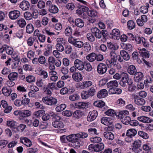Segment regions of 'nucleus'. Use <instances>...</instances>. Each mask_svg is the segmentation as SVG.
Here are the masks:
<instances>
[{"mask_svg":"<svg viewBox=\"0 0 153 153\" xmlns=\"http://www.w3.org/2000/svg\"><path fill=\"white\" fill-rule=\"evenodd\" d=\"M137 133V131L133 128L128 130L126 133V135L129 137L131 138L134 137Z\"/></svg>","mask_w":153,"mask_h":153,"instance_id":"a878e982","label":"nucleus"},{"mask_svg":"<svg viewBox=\"0 0 153 153\" xmlns=\"http://www.w3.org/2000/svg\"><path fill=\"white\" fill-rule=\"evenodd\" d=\"M95 152H98L103 150L104 148V145L102 143L95 145Z\"/></svg>","mask_w":153,"mask_h":153,"instance_id":"473e14b6","label":"nucleus"},{"mask_svg":"<svg viewBox=\"0 0 153 153\" xmlns=\"http://www.w3.org/2000/svg\"><path fill=\"white\" fill-rule=\"evenodd\" d=\"M141 144L142 142L140 140L138 139L135 140L132 144V151L136 153L141 152L142 151L141 147Z\"/></svg>","mask_w":153,"mask_h":153,"instance_id":"f03ea898","label":"nucleus"},{"mask_svg":"<svg viewBox=\"0 0 153 153\" xmlns=\"http://www.w3.org/2000/svg\"><path fill=\"white\" fill-rule=\"evenodd\" d=\"M131 120V118L129 116H126L122 120V122L123 124L128 125L130 123Z\"/></svg>","mask_w":153,"mask_h":153,"instance_id":"774afa93","label":"nucleus"},{"mask_svg":"<svg viewBox=\"0 0 153 153\" xmlns=\"http://www.w3.org/2000/svg\"><path fill=\"white\" fill-rule=\"evenodd\" d=\"M83 49L86 52H89L91 49V47L90 44L88 42H86L84 44Z\"/></svg>","mask_w":153,"mask_h":153,"instance_id":"5fc2aeb1","label":"nucleus"},{"mask_svg":"<svg viewBox=\"0 0 153 153\" xmlns=\"http://www.w3.org/2000/svg\"><path fill=\"white\" fill-rule=\"evenodd\" d=\"M18 74L16 72L10 73L8 76V78L9 80L15 81L17 80L18 78Z\"/></svg>","mask_w":153,"mask_h":153,"instance_id":"393cba45","label":"nucleus"},{"mask_svg":"<svg viewBox=\"0 0 153 153\" xmlns=\"http://www.w3.org/2000/svg\"><path fill=\"white\" fill-rule=\"evenodd\" d=\"M45 4L43 0H39L37 3V6L38 8L42 9L45 7Z\"/></svg>","mask_w":153,"mask_h":153,"instance_id":"680f3d73","label":"nucleus"},{"mask_svg":"<svg viewBox=\"0 0 153 153\" xmlns=\"http://www.w3.org/2000/svg\"><path fill=\"white\" fill-rule=\"evenodd\" d=\"M91 32L96 38L100 39L101 38V31L96 27H93L91 30Z\"/></svg>","mask_w":153,"mask_h":153,"instance_id":"1a4fd4ad","label":"nucleus"},{"mask_svg":"<svg viewBox=\"0 0 153 153\" xmlns=\"http://www.w3.org/2000/svg\"><path fill=\"white\" fill-rule=\"evenodd\" d=\"M107 46L108 49L111 51H115L119 48V46L116 44L111 42H107Z\"/></svg>","mask_w":153,"mask_h":153,"instance_id":"a211bd4d","label":"nucleus"},{"mask_svg":"<svg viewBox=\"0 0 153 153\" xmlns=\"http://www.w3.org/2000/svg\"><path fill=\"white\" fill-rule=\"evenodd\" d=\"M128 91L130 92H132L136 88L135 85L132 82H130L128 83Z\"/></svg>","mask_w":153,"mask_h":153,"instance_id":"052dcab7","label":"nucleus"},{"mask_svg":"<svg viewBox=\"0 0 153 153\" xmlns=\"http://www.w3.org/2000/svg\"><path fill=\"white\" fill-rule=\"evenodd\" d=\"M137 69L133 65H130L128 69V72L131 75H134L137 72Z\"/></svg>","mask_w":153,"mask_h":153,"instance_id":"c85d7f7f","label":"nucleus"},{"mask_svg":"<svg viewBox=\"0 0 153 153\" xmlns=\"http://www.w3.org/2000/svg\"><path fill=\"white\" fill-rule=\"evenodd\" d=\"M137 119L139 121L144 123H149L152 122L153 120L146 116H140L137 117Z\"/></svg>","mask_w":153,"mask_h":153,"instance_id":"f3484780","label":"nucleus"},{"mask_svg":"<svg viewBox=\"0 0 153 153\" xmlns=\"http://www.w3.org/2000/svg\"><path fill=\"white\" fill-rule=\"evenodd\" d=\"M86 59L90 62H93L96 59V54L94 53H91L86 56Z\"/></svg>","mask_w":153,"mask_h":153,"instance_id":"c9c22d12","label":"nucleus"},{"mask_svg":"<svg viewBox=\"0 0 153 153\" xmlns=\"http://www.w3.org/2000/svg\"><path fill=\"white\" fill-rule=\"evenodd\" d=\"M72 28L70 26H68L65 29L64 33L66 36H70L72 34Z\"/></svg>","mask_w":153,"mask_h":153,"instance_id":"79ce46f5","label":"nucleus"},{"mask_svg":"<svg viewBox=\"0 0 153 153\" xmlns=\"http://www.w3.org/2000/svg\"><path fill=\"white\" fill-rule=\"evenodd\" d=\"M86 37L91 42L94 41L95 40V37L92 33H88L86 35Z\"/></svg>","mask_w":153,"mask_h":153,"instance_id":"13d9d810","label":"nucleus"},{"mask_svg":"<svg viewBox=\"0 0 153 153\" xmlns=\"http://www.w3.org/2000/svg\"><path fill=\"white\" fill-rule=\"evenodd\" d=\"M52 125L55 128H62L64 126L63 123L60 121H54L53 122Z\"/></svg>","mask_w":153,"mask_h":153,"instance_id":"6ab92c4d","label":"nucleus"},{"mask_svg":"<svg viewBox=\"0 0 153 153\" xmlns=\"http://www.w3.org/2000/svg\"><path fill=\"white\" fill-rule=\"evenodd\" d=\"M72 77L74 80L77 82L81 81L83 79L82 74L79 73H75L73 74Z\"/></svg>","mask_w":153,"mask_h":153,"instance_id":"f8f14e48","label":"nucleus"},{"mask_svg":"<svg viewBox=\"0 0 153 153\" xmlns=\"http://www.w3.org/2000/svg\"><path fill=\"white\" fill-rule=\"evenodd\" d=\"M74 65L76 69L80 71L82 70L84 68L83 62L78 59H76L74 62Z\"/></svg>","mask_w":153,"mask_h":153,"instance_id":"6e6552de","label":"nucleus"},{"mask_svg":"<svg viewBox=\"0 0 153 153\" xmlns=\"http://www.w3.org/2000/svg\"><path fill=\"white\" fill-rule=\"evenodd\" d=\"M120 54L124 60L127 61L130 59V56L127 52L125 51H121L120 52Z\"/></svg>","mask_w":153,"mask_h":153,"instance_id":"f704fd0d","label":"nucleus"},{"mask_svg":"<svg viewBox=\"0 0 153 153\" xmlns=\"http://www.w3.org/2000/svg\"><path fill=\"white\" fill-rule=\"evenodd\" d=\"M104 137L107 139L112 140L114 138V134L111 132L105 131L103 133Z\"/></svg>","mask_w":153,"mask_h":153,"instance_id":"5701e85b","label":"nucleus"},{"mask_svg":"<svg viewBox=\"0 0 153 153\" xmlns=\"http://www.w3.org/2000/svg\"><path fill=\"white\" fill-rule=\"evenodd\" d=\"M43 102L45 104L50 106L56 105L58 101L57 99L52 97H45L42 98Z\"/></svg>","mask_w":153,"mask_h":153,"instance_id":"f257e3e1","label":"nucleus"},{"mask_svg":"<svg viewBox=\"0 0 153 153\" xmlns=\"http://www.w3.org/2000/svg\"><path fill=\"white\" fill-rule=\"evenodd\" d=\"M127 26L129 29L132 30L135 27V24L133 21L129 20L127 22Z\"/></svg>","mask_w":153,"mask_h":153,"instance_id":"4d7b16f0","label":"nucleus"},{"mask_svg":"<svg viewBox=\"0 0 153 153\" xmlns=\"http://www.w3.org/2000/svg\"><path fill=\"white\" fill-rule=\"evenodd\" d=\"M94 105L96 107L102 108L105 106V103L102 101H97L94 102Z\"/></svg>","mask_w":153,"mask_h":153,"instance_id":"09e8293b","label":"nucleus"},{"mask_svg":"<svg viewBox=\"0 0 153 153\" xmlns=\"http://www.w3.org/2000/svg\"><path fill=\"white\" fill-rule=\"evenodd\" d=\"M90 140L92 143H98L101 141L102 139L99 137H95L90 138Z\"/></svg>","mask_w":153,"mask_h":153,"instance_id":"e2e57ef3","label":"nucleus"},{"mask_svg":"<svg viewBox=\"0 0 153 153\" xmlns=\"http://www.w3.org/2000/svg\"><path fill=\"white\" fill-rule=\"evenodd\" d=\"M111 35H112V37L113 39H118L120 35L119 30L117 29H113Z\"/></svg>","mask_w":153,"mask_h":153,"instance_id":"aec40b11","label":"nucleus"},{"mask_svg":"<svg viewBox=\"0 0 153 153\" xmlns=\"http://www.w3.org/2000/svg\"><path fill=\"white\" fill-rule=\"evenodd\" d=\"M134 102L136 104L139 105H143L146 102L144 99L137 95L134 97Z\"/></svg>","mask_w":153,"mask_h":153,"instance_id":"9d476101","label":"nucleus"},{"mask_svg":"<svg viewBox=\"0 0 153 153\" xmlns=\"http://www.w3.org/2000/svg\"><path fill=\"white\" fill-rule=\"evenodd\" d=\"M96 89L97 88L96 87L93 85L90 88L88 92L89 94L92 97L95 94Z\"/></svg>","mask_w":153,"mask_h":153,"instance_id":"603ef678","label":"nucleus"},{"mask_svg":"<svg viewBox=\"0 0 153 153\" xmlns=\"http://www.w3.org/2000/svg\"><path fill=\"white\" fill-rule=\"evenodd\" d=\"M134 75V80L136 82H138L139 81L141 80L143 77V74L140 72H137Z\"/></svg>","mask_w":153,"mask_h":153,"instance_id":"b1692460","label":"nucleus"},{"mask_svg":"<svg viewBox=\"0 0 153 153\" xmlns=\"http://www.w3.org/2000/svg\"><path fill=\"white\" fill-rule=\"evenodd\" d=\"M31 112L27 110H22L21 113V117H27L31 115Z\"/></svg>","mask_w":153,"mask_h":153,"instance_id":"4c0bfd02","label":"nucleus"},{"mask_svg":"<svg viewBox=\"0 0 153 153\" xmlns=\"http://www.w3.org/2000/svg\"><path fill=\"white\" fill-rule=\"evenodd\" d=\"M138 134L139 136L145 139H147L149 138V136L148 134L142 131H138Z\"/></svg>","mask_w":153,"mask_h":153,"instance_id":"864d4df0","label":"nucleus"},{"mask_svg":"<svg viewBox=\"0 0 153 153\" xmlns=\"http://www.w3.org/2000/svg\"><path fill=\"white\" fill-rule=\"evenodd\" d=\"M65 53L67 54H69L71 53L73 50L71 46L70 45H67L65 46L64 48Z\"/></svg>","mask_w":153,"mask_h":153,"instance_id":"6e6d98bb","label":"nucleus"},{"mask_svg":"<svg viewBox=\"0 0 153 153\" xmlns=\"http://www.w3.org/2000/svg\"><path fill=\"white\" fill-rule=\"evenodd\" d=\"M52 45L51 44H48L45 49V51L44 52V55L46 56H49L52 51Z\"/></svg>","mask_w":153,"mask_h":153,"instance_id":"cd10ccee","label":"nucleus"},{"mask_svg":"<svg viewBox=\"0 0 153 153\" xmlns=\"http://www.w3.org/2000/svg\"><path fill=\"white\" fill-rule=\"evenodd\" d=\"M108 95V91L105 89H102L100 91L97 93V97L99 98L106 97Z\"/></svg>","mask_w":153,"mask_h":153,"instance_id":"dca6fc26","label":"nucleus"},{"mask_svg":"<svg viewBox=\"0 0 153 153\" xmlns=\"http://www.w3.org/2000/svg\"><path fill=\"white\" fill-rule=\"evenodd\" d=\"M121 80H123L124 82H125L128 83L129 82H128L129 80V77L128 74L124 72L122 73L121 74Z\"/></svg>","mask_w":153,"mask_h":153,"instance_id":"a18cd8bd","label":"nucleus"},{"mask_svg":"<svg viewBox=\"0 0 153 153\" xmlns=\"http://www.w3.org/2000/svg\"><path fill=\"white\" fill-rule=\"evenodd\" d=\"M6 52L9 55H12L13 53V49L11 47L6 45Z\"/></svg>","mask_w":153,"mask_h":153,"instance_id":"bf43d9fd","label":"nucleus"},{"mask_svg":"<svg viewBox=\"0 0 153 153\" xmlns=\"http://www.w3.org/2000/svg\"><path fill=\"white\" fill-rule=\"evenodd\" d=\"M91 97L88 91H84L81 93V97L83 99H86Z\"/></svg>","mask_w":153,"mask_h":153,"instance_id":"338daca9","label":"nucleus"},{"mask_svg":"<svg viewBox=\"0 0 153 153\" xmlns=\"http://www.w3.org/2000/svg\"><path fill=\"white\" fill-rule=\"evenodd\" d=\"M30 100L29 99L27 98H22V104L25 106L28 105L30 107H32L33 105L31 106L30 105L31 104H29Z\"/></svg>","mask_w":153,"mask_h":153,"instance_id":"de8ad7c7","label":"nucleus"},{"mask_svg":"<svg viewBox=\"0 0 153 153\" xmlns=\"http://www.w3.org/2000/svg\"><path fill=\"white\" fill-rule=\"evenodd\" d=\"M101 123L106 126L111 125L112 123V120L110 117H103L101 119Z\"/></svg>","mask_w":153,"mask_h":153,"instance_id":"4468645a","label":"nucleus"},{"mask_svg":"<svg viewBox=\"0 0 153 153\" xmlns=\"http://www.w3.org/2000/svg\"><path fill=\"white\" fill-rule=\"evenodd\" d=\"M148 3L146 4V6H142L140 8V11L143 13H146L148 12V8H149Z\"/></svg>","mask_w":153,"mask_h":153,"instance_id":"c03bdc74","label":"nucleus"},{"mask_svg":"<svg viewBox=\"0 0 153 153\" xmlns=\"http://www.w3.org/2000/svg\"><path fill=\"white\" fill-rule=\"evenodd\" d=\"M105 114L106 115L110 116H113L115 115H116L115 111L112 109L108 110L105 112Z\"/></svg>","mask_w":153,"mask_h":153,"instance_id":"69168bd1","label":"nucleus"},{"mask_svg":"<svg viewBox=\"0 0 153 153\" xmlns=\"http://www.w3.org/2000/svg\"><path fill=\"white\" fill-rule=\"evenodd\" d=\"M118 83L117 80L111 81L107 84V86L108 88L110 89L114 88H116L118 86Z\"/></svg>","mask_w":153,"mask_h":153,"instance_id":"412c9836","label":"nucleus"},{"mask_svg":"<svg viewBox=\"0 0 153 153\" xmlns=\"http://www.w3.org/2000/svg\"><path fill=\"white\" fill-rule=\"evenodd\" d=\"M79 139H76L72 143L73 147L76 149L79 148L82 145V143L80 142L78 140Z\"/></svg>","mask_w":153,"mask_h":153,"instance_id":"37998d69","label":"nucleus"},{"mask_svg":"<svg viewBox=\"0 0 153 153\" xmlns=\"http://www.w3.org/2000/svg\"><path fill=\"white\" fill-rule=\"evenodd\" d=\"M17 24L21 28L24 27L26 25V23L25 20L23 18H21L17 20Z\"/></svg>","mask_w":153,"mask_h":153,"instance_id":"49530a36","label":"nucleus"},{"mask_svg":"<svg viewBox=\"0 0 153 153\" xmlns=\"http://www.w3.org/2000/svg\"><path fill=\"white\" fill-rule=\"evenodd\" d=\"M67 140L69 142L72 143L75 140L78 139L76 137V134H71L68 135L67 136Z\"/></svg>","mask_w":153,"mask_h":153,"instance_id":"7c9ffc66","label":"nucleus"},{"mask_svg":"<svg viewBox=\"0 0 153 153\" xmlns=\"http://www.w3.org/2000/svg\"><path fill=\"white\" fill-rule=\"evenodd\" d=\"M34 27L32 24L29 23L26 26V32L28 34H31L34 30Z\"/></svg>","mask_w":153,"mask_h":153,"instance_id":"e433bc0d","label":"nucleus"},{"mask_svg":"<svg viewBox=\"0 0 153 153\" xmlns=\"http://www.w3.org/2000/svg\"><path fill=\"white\" fill-rule=\"evenodd\" d=\"M50 115L52 117V119L54 121H59L61 119V117L55 113L51 112H50Z\"/></svg>","mask_w":153,"mask_h":153,"instance_id":"a19ab883","label":"nucleus"},{"mask_svg":"<svg viewBox=\"0 0 153 153\" xmlns=\"http://www.w3.org/2000/svg\"><path fill=\"white\" fill-rule=\"evenodd\" d=\"M66 107V105L65 104H62L56 107L55 110L57 112H59L64 110Z\"/></svg>","mask_w":153,"mask_h":153,"instance_id":"8fccbe9b","label":"nucleus"},{"mask_svg":"<svg viewBox=\"0 0 153 153\" xmlns=\"http://www.w3.org/2000/svg\"><path fill=\"white\" fill-rule=\"evenodd\" d=\"M44 81L42 79H39L37 80L36 82L37 85L39 87H41L43 89H45L46 87Z\"/></svg>","mask_w":153,"mask_h":153,"instance_id":"c756f323","label":"nucleus"},{"mask_svg":"<svg viewBox=\"0 0 153 153\" xmlns=\"http://www.w3.org/2000/svg\"><path fill=\"white\" fill-rule=\"evenodd\" d=\"M73 116L75 118L79 119L83 114V112L79 110L75 111L73 113Z\"/></svg>","mask_w":153,"mask_h":153,"instance_id":"58836bf2","label":"nucleus"},{"mask_svg":"<svg viewBox=\"0 0 153 153\" xmlns=\"http://www.w3.org/2000/svg\"><path fill=\"white\" fill-rule=\"evenodd\" d=\"M20 142L28 147H30L32 145V142L27 137H24L21 138Z\"/></svg>","mask_w":153,"mask_h":153,"instance_id":"2eb2a0df","label":"nucleus"},{"mask_svg":"<svg viewBox=\"0 0 153 153\" xmlns=\"http://www.w3.org/2000/svg\"><path fill=\"white\" fill-rule=\"evenodd\" d=\"M97 115L98 113L96 110H94L92 111H90L87 117V120L88 121H92L96 118Z\"/></svg>","mask_w":153,"mask_h":153,"instance_id":"423d86ee","label":"nucleus"},{"mask_svg":"<svg viewBox=\"0 0 153 153\" xmlns=\"http://www.w3.org/2000/svg\"><path fill=\"white\" fill-rule=\"evenodd\" d=\"M79 96L77 94H74L70 96L69 99L71 101H75L78 100L79 98Z\"/></svg>","mask_w":153,"mask_h":153,"instance_id":"0e129e2a","label":"nucleus"},{"mask_svg":"<svg viewBox=\"0 0 153 153\" xmlns=\"http://www.w3.org/2000/svg\"><path fill=\"white\" fill-rule=\"evenodd\" d=\"M19 6L22 10H27L30 7L29 3L27 1L24 0L20 3Z\"/></svg>","mask_w":153,"mask_h":153,"instance_id":"9b49d317","label":"nucleus"},{"mask_svg":"<svg viewBox=\"0 0 153 153\" xmlns=\"http://www.w3.org/2000/svg\"><path fill=\"white\" fill-rule=\"evenodd\" d=\"M109 56L111 58L110 63L115 66H116L117 64L118 55L117 54L115 51H111Z\"/></svg>","mask_w":153,"mask_h":153,"instance_id":"20e7f679","label":"nucleus"},{"mask_svg":"<svg viewBox=\"0 0 153 153\" xmlns=\"http://www.w3.org/2000/svg\"><path fill=\"white\" fill-rule=\"evenodd\" d=\"M76 134V137L78 139L85 138L88 136V134L85 132H80Z\"/></svg>","mask_w":153,"mask_h":153,"instance_id":"3c124183","label":"nucleus"},{"mask_svg":"<svg viewBox=\"0 0 153 153\" xmlns=\"http://www.w3.org/2000/svg\"><path fill=\"white\" fill-rule=\"evenodd\" d=\"M48 10L50 12L53 14L56 13L59 11L58 7L54 4L53 5L50 7L48 8Z\"/></svg>","mask_w":153,"mask_h":153,"instance_id":"72a5a7b5","label":"nucleus"},{"mask_svg":"<svg viewBox=\"0 0 153 153\" xmlns=\"http://www.w3.org/2000/svg\"><path fill=\"white\" fill-rule=\"evenodd\" d=\"M75 25L79 27H82L84 26V22L83 21L80 19H77L75 20Z\"/></svg>","mask_w":153,"mask_h":153,"instance_id":"ea45409f","label":"nucleus"},{"mask_svg":"<svg viewBox=\"0 0 153 153\" xmlns=\"http://www.w3.org/2000/svg\"><path fill=\"white\" fill-rule=\"evenodd\" d=\"M92 84L93 83L91 81H85L81 83L80 85V87L82 89H84L91 86Z\"/></svg>","mask_w":153,"mask_h":153,"instance_id":"bb28decb","label":"nucleus"},{"mask_svg":"<svg viewBox=\"0 0 153 153\" xmlns=\"http://www.w3.org/2000/svg\"><path fill=\"white\" fill-rule=\"evenodd\" d=\"M20 12L17 10L10 11L8 14L9 18L12 20L17 19L20 16Z\"/></svg>","mask_w":153,"mask_h":153,"instance_id":"39448f33","label":"nucleus"},{"mask_svg":"<svg viewBox=\"0 0 153 153\" xmlns=\"http://www.w3.org/2000/svg\"><path fill=\"white\" fill-rule=\"evenodd\" d=\"M122 92L121 89L116 88L110 89L109 90V93L110 94H120Z\"/></svg>","mask_w":153,"mask_h":153,"instance_id":"2f4dec72","label":"nucleus"},{"mask_svg":"<svg viewBox=\"0 0 153 153\" xmlns=\"http://www.w3.org/2000/svg\"><path fill=\"white\" fill-rule=\"evenodd\" d=\"M89 104L88 102H78L74 103V106L76 108L82 109L88 108Z\"/></svg>","mask_w":153,"mask_h":153,"instance_id":"ddd939ff","label":"nucleus"},{"mask_svg":"<svg viewBox=\"0 0 153 153\" xmlns=\"http://www.w3.org/2000/svg\"><path fill=\"white\" fill-rule=\"evenodd\" d=\"M57 43L56 45V49L59 52H62L64 50V48L62 44L65 43V40L62 38H58L57 39Z\"/></svg>","mask_w":153,"mask_h":153,"instance_id":"7ed1b4c3","label":"nucleus"},{"mask_svg":"<svg viewBox=\"0 0 153 153\" xmlns=\"http://www.w3.org/2000/svg\"><path fill=\"white\" fill-rule=\"evenodd\" d=\"M107 69V68L105 64L103 63L99 64L97 67V70L98 73L102 74L105 73Z\"/></svg>","mask_w":153,"mask_h":153,"instance_id":"0eeeda50","label":"nucleus"},{"mask_svg":"<svg viewBox=\"0 0 153 153\" xmlns=\"http://www.w3.org/2000/svg\"><path fill=\"white\" fill-rule=\"evenodd\" d=\"M2 93L4 96L8 97L12 92V89L10 88L4 86L2 89Z\"/></svg>","mask_w":153,"mask_h":153,"instance_id":"4be33fe9","label":"nucleus"}]
</instances>
